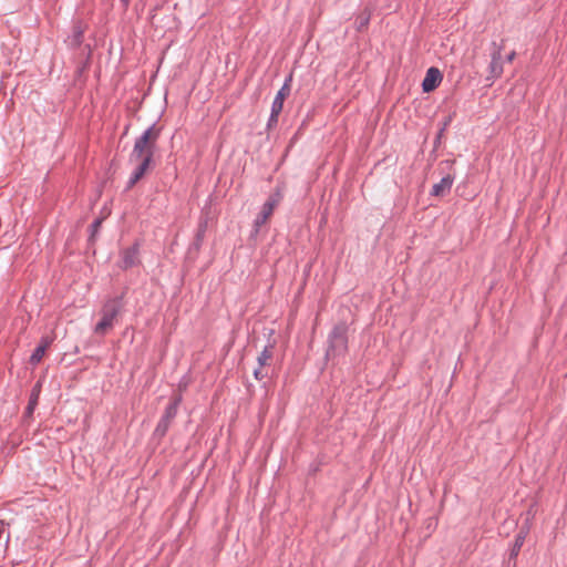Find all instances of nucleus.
I'll return each mask as SVG.
<instances>
[{
  "mask_svg": "<svg viewBox=\"0 0 567 567\" xmlns=\"http://www.w3.org/2000/svg\"><path fill=\"white\" fill-rule=\"evenodd\" d=\"M123 308L122 297H114L107 299L101 309V320L94 327V333L105 336L106 332L113 328L117 316Z\"/></svg>",
  "mask_w": 567,
  "mask_h": 567,
  "instance_id": "nucleus-2",
  "label": "nucleus"
},
{
  "mask_svg": "<svg viewBox=\"0 0 567 567\" xmlns=\"http://www.w3.org/2000/svg\"><path fill=\"white\" fill-rule=\"evenodd\" d=\"M489 75L487 80H496L503 73V64H502V48L496 47L494 52L492 53V60L488 66Z\"/></svg>",
  "mask_w": 567,
  "mask_h": 567,
  "instance_id": "nucleus-10",
  "label": "nucleus"
},
{
  "mask_svg": "<svg viewBox=\"0 0 567 567\" xmlns=\"http://www.w3.org/2000/svg\"><path fill=\"white\" fill-rule=\"evenodd\" d=\"M291 81H292V74H289V76L285 80L281 89L277 92V94L272 101V104H271V110H274V115H279L281 113L285 99L290 93Z\"/></svg>",
  "mask_w": 567,
  "mask_h": 567,
  "instance_id": "nucleus-7",
  "label": "nucleus"
},
{
  "mask_svg": "<svg viewBox=\"0 0 567 567\" xmlns=\"http://www.w3.org/2000/svg\"><path fill=\"white\" fill-rule=\"evenodd\" d=\"M527 532L520 530L516 536L514 544L512 546L509 558H516L522 549V546L524 545L525 538H526Z\"/></svg>",
  "mask_w": 567,
  "mask_h": 567,
  "instance_id": "nucleus-13",
  "label": "nucleus"
},
{
  "mask_svg": "<svg viewBox=\"0 0 567 567\" xmlns=\"http://www.w3.org/2000/svg\"><path fill=\"white\" fill-rule=\"evenodd\" d=\"M454 183V177L452 175H446L441 178V181L433 185L431 195L432 196H445L450 193L452 185Z\"/></svg>",
  "mask_w": 567,
  "mask_h": 567,
  "instance_id": "nucleus-11",
  "label": "nucleus"
},
{
  "mask_svg": "<svg viewBox=\"0 0 567 567\" xmlns=\"http://www.w3.org/2000/svg\"><path fill=\"white\" fill-rule=\"evenodd\" d=\"M282 199V194L279 188H277L264 203L259 214L254 220V227L256 233L259 230V228L266 224V221L269 219V217L272 215L275 208L278 206L280 200Z\"/></svg>",
  "mask_w": 567,
  "mask_h": 567,
  "instance_id": "nucleus-5",
  "label": "nucleus"
},
{
  "mask_svg": "<svg viewBox=\"0 0 567 567\" xmlns=\"http://www.w3.org/2000/svg\"><path fill=\"white\" fill-rule=\"evenodd\" d=\"M278 116L279 115H274V110H271L270 112V116H269V120H268V127H271L272 125H276L277 122H278Z\"/></svg>",
  "mask_w": 567,
  "mask_h": 567,
  "instance_id": "nucleus-20",
  "label": "nucleus"
},
{
  "mask_svg": "<svg viewBox=\"0 0 567 567\" xmlns=\"http://www.w3.org/2000/svg\"><path fill=\"white\" fill-rule=\"evenodd\" d=\"M369 22H370V13L360 14L355 20L357 30L362 31L364 28L368 27Z\"/></svg>",
  "mask_w": 567,
  "mask_h": 567,
  "instance_id": "nucleus-16",
  "label": "nucleus"
},
{
  "mask_svg": "<svg viewBox=\"0 0 567 567\" xmlns=\"http://www.w3.org/2000/svg\"><path fill=\"white\" fill-rule=\"evenodd\" d=\"M138 252L140 251L137 244H134L133 246L123 249L121 252L120 267L122 269H128L136 266L140 262Z\"/></svg>",
  "mask_w": 567,
  "mask_h": 567,
  "instance_id": "nucleus-9",
  "label": "nucleus"
},
{
  "mask_svg": "<svg viewBox=\"0 0 567 567\" xmlns=\"http://www.w3.org/2000/svg\"><path fill=\"white\" fill-rule=\"evenodd\" d=\"M442 80H443V75H442L441 71L434 66L430 68L426 71L425 76L422 81L423 92H425V93L432 92L440 85Z\"/></svg>",
  "mask_w": 567,
  "mask_h": 567,
  "instance_id": "nucleus-8",
  "label": "nucleus"
},
{
  "mask_svg": "<svg viewBox=\"0 0 567 567\" xmlns=\"http://www.w3.org/2000/svg\"><path fill=\"white\" fill-rule=\"evenodd\" d=\"M49 344H50V341L48 339L43 338L41 340L39 346L33 350L32 354L30 355L29 361L32 365H37L41 362Z\"/></svg>",
  "mask_w": 567,
  "mask_h": 567,
  "instance_id": "nucleus-12",
  "label": "nucleus"
},
{
  "mask_svg": "<svg viewBox=\"0 0 567 567\" xmlns=\"http://www.w3.org/2000/svg\"><path fill=\"white\" fill-rule=\"evenodd\" d=\"M254 377L258 381H261L265 378H267V373L264 371V367L258 365V368L254 370Z\"/></svg>",
  "mask_w": 567,
  "mask_h": 567,
  "instance_id": "nucleus-17",
  "label": "nucleus"
},
{
  "mask_svg": "<svg viewBox=\"0 0 567 567\" xmlns=\"http://www.w3.org/2000/svg\"><path fill=\"white\" fill-rule=\"evenodd\" d=\"M182 402V396L177 395L173 399V401L166 406L161 420L158 421L155 430L154 436L162 439L166 435L173 420L177 415L178 406Z\"/></svg>",
  "mask_w": 567,
  "mask_h": 567,
  "instance_id": "nucleus-4",
  "label": "nucleus"
},
{
  "mask_svg": "<svg viewBox=\"0 0 567 567\" xmlns=\"http://www.w3.org/2000/svg\"><path fill=\"white\" fill-rule=\"evenodd\" d=\"M162 128L152 124L148 126L140 137L135 140L130 158H138V156L153 157L156 150L157 140L161 136Z\"/></svg>",
  "mask_w": 567,
  "mask_h": 567,
  "instance_id": "nucleus-1",
  "label": "nucleus"
},
{
  "mask_svg": "<svg viewBox=\"0 0 567 567\" xmlns=\"http://www.w3.org/2000/svg\"><path fill=\"white\" fill-rule=\"evenodd\" d=\"M274 344H268L264 348L257 358L258 365L265 367L268 361L272 358Z\"/></svg>",
  "mask_w": 567,
  "mask_h": 567,
  "instance_id": "nucleus-14",
  "label": "nucleus"
},
{
  "mask_svg": "<svg viewBox=\"0 0 567 567\" xmlns=\"http://www.w3.org/2000/svg\"><path fill=\"white\" fill-rule=\"evenodd\" d=\"M515 54H516V53H515L514 51H513V52H511V53L506 56V60H507L508 62H512V61L514 60V58H515Z\"/></svg>",
  "mask_w": 567,
  "mask_h": 567,
  "instance_id": "nucleus-21",
  "label": "nucleus"
},
{
  "mask_svg": "<svg viewBox=\"0 0 567 567\" xmlns=\"http://www.w3.org/2000/svg\"><path fill=\"white\" fill-rule=\"evenodd\" d=\"M447 123H449V121H446V122L444 123V126H443V128H442V130H444V128L447 126Z\"/></svg>",
  "mask_w": 567,
  "mask_h": 567,
  "instance_id": "nucleus-24",
  "label": "nucleus"
},
{
  "mask_svg": "<svg viewBox=\"0 0 567 567\" xmlns=\"http://www.w3.org/2000/svg\"><path fill=\"white\" fill-rule=\"evenodd\" d=\"M101 224H102V219L97 218L95 219L91 226H90V229H91V237H94L97 233H99V229L101 227Z\"/></svg>",
  "mask_w": 567,
  "mask_h": 567,
  "instance_id": "nucleus-18",
  "label": "nucleus"
},
{
  "mask_svg": "<svg viewBox=\"0 0 567 567\" xmlns=\"http://www.w3.org/2000/svg\"><path fill=\"white\" fill-rule=\"evenodd\" d=\"M38 398H39V390L37 389V386L33 388L32 392H31V395H30V399H29V403H28V406H27V414L28 415H31L38 404Z\"/></svg>",
  "mask_w": 567,
  "mask_h": 567,
  "instance_id": "nucleus-15",
  "label": "nucleus"
},
{
  "mask_svg": "<svg viewBox=\"0 0 567 567\" xmlns=\"http://www.w3.org/2000/svg\"><path fill=\"white\" fill-rule=\"evenodd\" d=\"M204 231H205V226H204V227H203V229H200V230L198 231V234H197V239H198V240H200V239H202Z\"/></svg>",
  "mask_w": 567,
  "mask_h": 567,
  "instance_id": "nucleus-23",
  "label": "nucleus"
},
{
  "mask_svg": "<svg viewBox=\"0 0 567 567\" xmlns=\"http://www.w3.org/2000/svg\"><path fill=\"white\" fill-rule=\"evenodd\" d=\"M348 352V326L344 322L336 324L328 336L327 359L344 355Z\"/></svg>",
  "mask_w": 567,
  "mask_h": 567,
  "instance_id": "nucleus-3",
  "label": "nucleus"
},
{
  "mask_svg": "<svg viewBox=\"0 0 567 567\" xmlns=\"http://www.w3.org/2000/svg\"><path fill=\"white\" fill-rule=\"evenodd\" d=\"M120 1H121V3H122V6H123V8H124V9H127V8H128V6H130V0H120Z\"/></svg>",
  "mask_w": 567,
  "mask_h": 567,
  "instance_id": "nucleus-22",
  "label": "nucleus"
},
{
  "mask_svg": "<svg viewBox=\"0 0 567 567\" xmlns=\"http://www.w3.org/2000/svg\"><path fill=\"white\" fill-rule=\"evenodd\" d=\"M130 162H136L137 165L127 181L126 189H131L145 175L153 163V157L138 156V158H130Z\"/></svg>",
  "mask_w": 567,
  "mask_h": 567,
  "instance_id": "nucleus-6",
  "label": "nucleus"
},
{
  "mask_svg": "<svg viewBox=\"0 0 567 567\" xmlns=\"http://www.w3.org/2000/svg\"><path fill=\"white\" fill-rule=\"evenodd\" d=\"M83 31L80 28L74 30V40L76 44H80L82 41Z\"/></svg>",
  "mask_w": 567,
  "mask_h": 567,
  "instance_id": "nucleus-19",
  "label": "nucleus"
}]
</instances>
